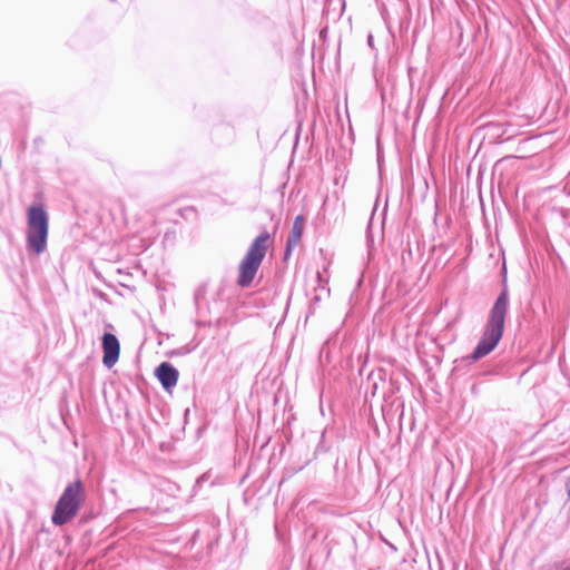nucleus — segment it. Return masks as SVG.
Wrapping results in <instances>:
<instances>
[{
	"mask_svg": "<svg viewBox=\"0 0 570 570\" xmlns=\"http://www.w3.org/2000/svg\"><path fill=\"white\" fill-rule=\"evenodd\" d=\"M508 306V292L503 289L491 309L483 336L472 354L473 360L476 361L487 356L500 342L503 334Z\"/></svg>",
	"mask_w": 570,
	"mask_h": 570,
	"instance_id": "obj_1",
	"label": "nucleus"
},
{
	"mask_svg": "<svg viewBox=\"0 0 570 570\" xmlns=\"http://www.w3.org/2000/svg\"><path fill=\"white\" fill-rule=\"evenodd\" d=\"M86 498L82 483L76 481L70 483L59 498L51 521L55 525H63L71 521L79 512Z\"/></svg>",
	"mask_w": 570,
	"mask_h": 570,
	"instance_id": "obj_2",
	"label": "nucleus"
},
{
	"mask_svg": "<svg viewBox=\"0 0 570 570\" xmlns=\"http://www.w3.org/2000/svg\"><path fill=\"white\" fill-rule=\"evenodd\" d=\"M269 238V234L265 232L257 236L250 244L245 257L239 264V286L246 287L255 278V275L268 249Z\"/></svg>",
	"mask_w": 570,
	"mask_h": 570,
	"instance_id": "obj_3",
	"label": "nucleus"
},
{
	"mask_svg": "<svg viewBox=\"0 0 570 570\" xmlns=\"http://www.w3.org/2000/svg\"><path fill=\"white\" fill-rule=\"evenodd\" d=\"M48 215L42 206L33 205L28 209L27 242L37 254L45 252L48 237Z\"/></svg>",
	"mask_w": 570,
	"mask_h": 570,
	"instance_id": "obj_4",
	"label": "nucleus"
},
{
	"mask_svg": "<svg viewBox=\"0 0 570 570\" xmlns=\"http://www.w3.org/2000/svg\"><path fill=\"white\" fill-rule=\"evenodd\" d=\"M102 351H104V357L102 363L107 367H112L118 358H119V352L120 346L118 338L110 333H106L102 336Z\"/></svg>",
	"mask_w": 570,
	"mask_h": 570,
	"instance_id": "obj_5",
	"label": "nucleus"
},
{
	"mask_svg": "<svg viewBox=\"0 0 570 570\" xmlns=\"http://www.w3.org/2000/svg\"><path fill=\"white\" fill-rule=\"evenodd\" d=\"M156 376L166 390L174 387L178 381V371L169 363H161L156 368Z\"/></svg>",
	"mask_w": 570,
	"mask_h": 570,
	"instance_id": "obj_6",
	"label": "nucleus"
},
{
	"mask_svg": "<svg viewBox=\"0 0 570 570\" xmlns=\"http://www.w3.org/2000/svg\"><path fill=\"white\" fill-rule=\"evenodd\" d=\"M304 226H305L304 217L301 215L297 216L293 223L291 234L287 238L285 256H288L291 254L292 249L299 243L303 230H304Z\"/></svg>",
	"mask_w": 570,
	"mask_h": 570,
	"instance_id": "obj_7",
	"label": "nucleus"
},
{
	"mask_svg": "<svg viewBox=\"0 0 570 570\" xmlns=\"http://www.w3.org/2000/svg\"><path fill=\"white\" fill-rule=\"evenodd\" d=\"M566 488H567V493L570 497V478L568 479V481L566 483Z\"/></svg>",
	"mask_w": 570,
	"mask_h": 570,
	"instance_id": "obj_8",
	"label": "nucleus"
},
{
	"mask_svg": "<svg viewBox=\"0 0 570 570\" xmlns=\"http://www.w3.org/2000/svg\"><path fill=\"white\" fill-rule=\"evenodd\" d=\"M372 41H373V36H372V35H370V36L367 37V42H368V45H370V46H372Z\"/></svg>",
	"mask_w": 570,
	"mask_h": 570,
	"instance_id": "obj_9",
	"label": "nucleus"
}]
</instances>
